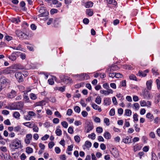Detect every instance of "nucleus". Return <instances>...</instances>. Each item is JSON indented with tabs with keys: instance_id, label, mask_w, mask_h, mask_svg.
<instances>
[{
	"instance_id": "1",
	"label": "nucleus",
	"mask_w": 160,
	"mask_h": 160,
	"mask_svg": "<svg viewBox=\"0 0 160 160\" xmlns=\"http://www.w3.org/2000/svg\"><path fill=\"white\" fill-rule=\"evenodd\" d=\"M24 103L22 101L18 102L12 104L8 108L10 110H21L23 106Z\"/></svg>"
},
{
	"instance_id": "2",
	"label": "nucleus",
	"mask_w": 160,
	"mask_h": 160,
	"mask_svg": "<svg viewBox=\"0 0 160 160\" xmlns=\"http://www.w3.org/2000/svg\"><path fill=\"white\" fill-rule=\"evenodd\" d=\"M15 33L18 37L22 39H27L28 38V35L21 31L17 30L15 31Z\"/></svg>"
},
{
	"instance_id": "3",
	"label": "nucleus",
	"mask_w": 160,
	"mask_h": 160,
	"mask_svg": "<svg viewBox=\"0 0 160 160\" xmlns=\"http://www.w3.org/2000/svg\"><path fill=\"white\" fill-rule=\"evenodd\" d=\"M39 12L40 13L39 15V17L46 16L48 14V12L45 10V8L44 7H41Z\"/></svg>"
},
{
	"instance_id": "4",
	"label": "nucleus",
	"mask_w": 160,
	"mask_h": 160,
	"mask_svg": "<svg viewBox=\"0 0 160 160\" xmlns=\"http://www.w3.org/2000/svg\"><path fill=\"white\" fill-rule=\"evenodd\" d=\"M12 145L14 147L15 149L18 148L21 146V142L18 139H15L12 140Z\"/></svg>"
},
{
	"instance_id": "5",
	"label": "nucleus",
	"mask_w": 160,
	"mask_h": 160,
	"mask_svg": "<svg viewBox=\"0 0 160 160\" xmlns=\"http://www.w3.org/2000/svg\"><path fill=\"white\" fill-rule=\"evenodd\" d=\"M20 54V52H13L11 56H9L8 58L12 61H14L19 56Z\"/></svg>"
},
{
	"instance_id": "6",
	"label": "nucleus",
	"mask_w": 160,
	"mask_h": 160,
	"mask_svg": "<svg viewBox=\"0 0 160 160\" xmlns=\"http://www.w3.org/2000/svg\"><path fill=\"white\" fill-rule=\"evenodd\" d=\"M60 78L62 82L66 84L70 82L71 80L69 77L61 75Z\"/></svg>"
},
{
	"instance_id": "7",
	"label": "nucleus",
	"mask_w": 160,
	"mask_h": 160,
	"mask_svg": "<svg viewBox=\"0 0 160 160\" xmlns=\"http://www.w3.org/2000/svg\"><path fill=\"white\" fill-rule=\"evenodd\" d=\"M15 71L11 70L9 68H7L4 69L2 70L1 72L2 73L4 74H9L10 73H15Z\"/></svg>"
},
{
	"instance_id": "8",
	"label": "nucleus",
	"mask_w": 160,
	"mask_h": 160,
	"mask_svg": "<svg viewBox=\"0 0 160 160\" xmlns=\"http://www.w3.org/2000/svg\"><path fill=\"white\" fill-rule=\"evenodd\" d=\"M15 76L19 82H22L23 81L22 76L21 73L17 72L15 74Z\"/></svg>"
},
{
	"instance_id": "9",
	"label": "nucleus",
	"mask_w": 160,
	"mask_h": 160,
	"mask_svg": "<svg viewBox=\"0 0 160 160\" xmlns=\"http://www.w3.org/2000/svg\"><path fill=\"white\" fill-rule=\"evenodd\" d=\"M142 94L143 98L145 99H148L150 97V93L146 89L144 90L142 92Z\"/></svg>"
},
{
	"instance_id": "10",
	"label": "nucleus",
	"mask_w": 160,
	"mask_h": 160,
	"mask_svg": "<svg viewBox=\"0 0 160 160\" xmlns=\"http://www.w3.org/2000/svg\"><path fill=\"white\" fill-rule=\"evenodd\" d=\"M32 138V136L31 134H27L26 136V139L25 140V143L27 144L30 143Z\"/></svg>"
},
{
	"instance_id": "11",
	"label": "nucleus",
	"mask_w": 160,
	"mask_h": 160,
	"mask_svg": "<svg viewBox=\"0 0 160 160\" xmlns=\"http://www.w3.org/2000/svg\"><path fill=\"white\" fill-rule=\"evenodd\" d=\"M119 69L117 65H114L111 66L110 68H108L106 70V72H113L118 70Z\"/></svg>"
},
{
	"instance_id": "12",
	"label": "nucleus",
	"mask_w": 160,
	"mask_h": 160,
	"mask_svg": "<svg viewBox=\"0 0 160 160\" xmlns=\"http://www.w3.org/2000/svg\"><path fill=\"white\" fill-rule=\"evenodd\" d=\"M1 83L2 84H6L9 82L10 81L9 80L7 79L4 77H2L0 80Z\"/></svg>"
},
{
	"instance_id": "13",
	"label": "nucleus",
	"mask_w": 160,
	"mask_h": 160,
	"mask_svg": "<svg viewBox=\"0 0 160 160\" xmlns=\"http://www.w3.org/2000/svg\"><path fill=\"white\" fill-rule=\"evenodd\" d=\"M46 104V102L44 100H42L40 102H36L34 104L35 107L40 106L41 107H42L43 106Z\"/></svg>"
},
{
	"instance_id": "14",
	"label": "nucleus",
	"mask_w": 160,
	"mask_h": 160,
	"mask_svg": "<svg viewBox=\"0 0 160 160\" xmlns=\"http://www.w3.org/2000/svg\"><path fill=\"white\" fill-rule=\"evenodd\" d=\"M111 103V100L110 98H104L103 104L104 105H109Z\"/></svg>"
},
{
	"instance_id": "15",
	"label": "nucleus",
	"mask_w": 160,
	"mask_h": 160,
	"mask_svg": "<svg viewBox=\"0 0 160 160\" xmlns=\"http://www.w3.org/2000/svg\"><path fill=\"white\" fill-rule=\"evenodd\" d=\"M91 105L93 109L95 110H98L99 112H101V108H100L96 104L94 103H92L91 104Z\"/></svg>"
},
{
	"instance_id": "16",
	"label": "nucleus",
	"mask_w": 160,
	"mask_h": 160,
	"mask_svg": "<svg viewBox=\"0 0 160 160\" xmlns=\"http://www.w3.org/2000/svg\"><path fill=\"white\" fill-rule=\"evenodd\" d=\"M16 95V92L14 90H12L11 92L8 95V98H12L14 97Z\"/></svg>"
},
{
	"instance_id": "17",
	"label": "nucleus",
	"mask_w": 160,
	"mask_h": 160,
	"mask_svg": "<svg viewBox=\"0 0 160 160\" xmlns=\"http://www.w3.org/2000/svg\"><path fill=\"white\" fill-rule=\"evenodd\" d=\"M79 75L81 79H88L89 78V76L86 73H82Z\"/></svg>"
},
{
	"instance_id": "18",
	"label": "nucleus",
	"mask_w": 160,
	"mask_h": 160,
	"mask_svg": "<svg viewBox=\"0 0 160 160\" xmlns=\"http://www.w3.org/2000/svg\"><path fill=\"white\" fill-rule=\"evenodd\" d=\"M107 2L108 4H112L114 7L117 5V3L115 0H107Z\"/></svg>"
},
{
	"instance_id": "19",
	"label": "nucleus",
	"mask_w": 160,
	"mask_h": 160,
	"mask_svg": "<svg viewBox=\"0 0 160 160\" xmlns=\"http://www.w3.org/2000/svg\"><path fill=\"white\" fill-rule=\"evenodd\" d=\"M146 117L147 118L149 119L151 122L152 121L154 118V116L150 112L147 113Z\"/></svg>"
},
{
	"instance_id": "20",
	"label": "nucleus",
	"mask_w": 160,
	"mask_h": 160,
	"mask_svg": "<svg viewBox=\"0 0 160 160\" xmlns=\"http://www.w3.org/2000/svg\"><path fill=\"white\" fill-rule=\"evenodd\" d=\"M152 82V81L151 80L147 81L146 82V85L147 88L148 89L150 90L151 89Z\"/></svg>"
},
{
	"instance_id": "21",
	"label": "nucleus",
	"mask_w": 160,
	"mask_h": 160,
	"mask_svg": "<svg viewBox=\"0 0 160 160\" xmlns=\"http://www.w3.org/2000/svg\"><path fill=\"white\" fill-rule=\"evenodd\" d=\"M93 127L92 124L90 122H89V124L87 126V129L86 130L87 132L88 133L90 131H91L93 129Z\"/></svg>"
},
{
	"instance_id": "22",
	"label": "nucleus",
	"mask_w": 160,
	"mask_h": 160,
	"mask_svg": "<svg viewBox=\"0 0 160 160\" xmlns=\"http://www.w3.org/2000/svg\"><path fill=\"white\" fill-rule=\"evenodd\" d=\"M104 137L106 139H109L111 138V135L108 132H106L104 134Z\"/></svg>"
},
{
	"instance_id": "23",
	"label": "nucleus",
	"mask_w": 160,
	"mask_h": 160,
	"mask_svg": "<svg viewBox=\"0 0 160 160\" xmlns=\"http://www.w3.org/2000/svg\"><path fill=\"white\" fill-rule=\"evenodd\" d=\"M26 94H25V92L24 93L23 95V100L26 102H30V100L29 97L27 96Z\"/></svg>"
},
{
	"instance_id": "24",
	"label": "nucleus",
	"mask_w": 160,
	"mask_h": 160,
	"mask_svg": "<svg viewBox=\"0 0 160 160\" xmlns=\"http://www.w3.org/2000/svg\"><path fill=\"white\" fill-rule=\"evenodd\" d=\"M92 143L89 141H87L85 142L84 146L86 148H89L91 147Z\"/></svg>"
},
{
	"instance_id": "25",
	"label": "nucleus",
	"mask_w": 160,
	"mask_h": 160,
	"mask_svg": "<svg viewBox=\"0 0 160 160\" xmlns=\"http://www.w3.org/2000/svg\"><path fill=\"white\" fill-rule=\"evenodd\" d=\"M122 142L125 143H128L130 142V140L128 136H127L123 139Z\"/></svg>"
},
{
	"instance_id": "26",
	"label": "nucleus",
	"mask_w": 160,
	"mask_h": 160,
	"mask_svg": "<svg viewBox=\"0 0 160 160\" xmlns=\"http://www.w3.org/2000/svg\"><path fill=\"white\" fill-rule=\"evenodd\" d=\"M102 101V98L100 96H98L95 100V102L98 104H100Z\"/></svg>"
},
{
	"instance_id": "27",
	"label": "nucleus",
	"mask_w": 160,
	"mask_h": 160,
	"mask_svg": "<svg viewBox=\"0 0 160 160\" xmlns=\"http://www.w3.org/2000/svg\"><path fill=\"white\" fill-rule=\"evenodd\" d=\"M139 107V105L138 103L136 102L133 104V108L136 110H138Z\"/></svg>"
},
{
	"instance_id": "28",
	"label": "nucleus",
	"mask_w": 160,
	"mask_h": 160,
	"mask_svg": "<svg viewBox=\"0 0 160 160\" xmlns=\"http://www.w3.org/2000/svg\"><path fill=\"white\" fill-rule=\"evenodd\" d=\"M112 154L115 158H117L119 157V153L117 150H115L114 152L112 153Z\"/></svg>"
},
{
	"instance_id": "29",
	"label": "nucleus",
	"mask_w": 160,
	"mask_h": 160,
	"mask_svg": "<svg viewBox=\"0 0 160 160\" xmlns=\"http://www.w3.org/2000/svg\"><path fill=\"white\" fill-rule=\"evenodd\" d=\"M113 72L109 71L108 72H107L109 74V76L110 77L113 78L115 77L116 73L112 72Z\"/></svg>"
},
{
	"instance_id": "30",
	"label": "nucleus",
	"mask_w": 160,
	"mask_h": 160,
	"mask_svg": "<svg viewBox=\"0 0 160 160\" xmlns=\"http://www.w3.org/2000/svg\"><path fill=\"white\" fill-rule=\"evenodd\" d=\"M30 97L33 100H35L37 98L36 95L33 93H32L30 95Z\"/></svg>"
},
{
	"instance_id": "31",
	"label": "nucleus",
	"mask_w": 160,
	"mask_h": 160,
	"mask_svg": "<svg viewBox=\"0 0 160 160\" xmlns=\"http://www.w3.org/2000/svg\"><path fill=\"white\" fill-rule=\"evenodd\" d=\"M93 3L92 2H89L86 3L85 7L86 8H89L92 6Z\"/></svg>"
},
{
	"instance_id": "32",
	"label": "nucleus",
	"mask_w": 160,
	"mask_h": 160,
	"mask_svg": "<svg viewBox=\"0 0 160 160\" xmlns=\"http://www.w3.org/2000/svg\"><path fill=\"white\" fill-rule=\"evenodd\" d=\"M26 152L28 154L32 153L33 152L32 149L29 147H28L26 149Z\"/></svg>"
},
{
	"instance_id": "33",
	"label": "nucleus",
	"mask_w": 160,
	"mask_h": 160,
	"mask_svg": "<svg viewBox=\"0 0 160 160\" xmlns=\"http://www.w3.org/2000/svg\"><path fill=\"white\" fill-rule=\"evenodd\" d=\"M2 155H3L4 158L6 160H11L12 158L10 155L7 154L5 155H3V154H2Z\"/></svg>"
},
{
	"instance_id": "34",
	"label": "nucleus",
	"mask_w": 160,
	"mask_h": 160,
	"mask_svg": "<svg viewBox=\"0 0 160 160\" xmlns=\"http://www.w3.org/2000/svg\"><path fill=\"white\" fill-rule=\"evenodd\" d=\"M138 75L139 76H142L145 77L147 75L146 74H145L144 72H142V71H139L138 73Z\"/></svg>"
},
{
	"instance_id": "35",
	"label": "nucleus",
	"mask_w": 160,
	"mask_h": 160,
	"mask_svg": "<svg viewBox=\"0 0 160 160\" xmlns=\"http://www.w3.org/2000/svg\"><path fill=\"white\" fill-rule=\"evenodd\" d=\"M56 89L62 92H63L65 91V87L64 86L61 87H56Z\"/></svg>"
},
{
	"instance_id": "36",
	"label": "nucleus",
	"mask_w": 160,
	"mask_h": 160,
	"mask_svg": "<svg viewBox=\"0 0 160 160\" xmlns=\"http://www.w3.org/2000/svg\"><path fill=\"white\" fill-rule=\"evenodd\" d=\"M13 116L15 118H19L20 116V114L18 112H15L13 113Z\"/></svg>"
},
{
	"instance_id": "37",
	"label": "nucleus",
	"mask_w": 160,
	"mask_h": 160,
	"mask_svg": "<svg viewBox=\"0 0 160 160\" xmlns=\"http://www.w3.org/2000/svg\"><path fill=\"white\" fill-rule=\"evenodd\" d=\"M56 133L57 136H60L62 134V131L60 129H57L56 131Z\"/></svg>"
},
{
	"instance_id": "38",
	"label": "nucleus",
	"mask_w": 160,
	"mask_h": 160,
	"mask_svg": "<svg viewBox=\"0 0 160 160\" xmlns=\"http://www.w3.org/2000/svg\"><path fill=\"white\" fill-rule=\"evenodd\" d=\"M62 126L65 128H67L68 126V123L66 121H63L61 122Z\"/></svg>"
},
{
	"instance_id": "39",
	"label": "nucleus",
	"mask_w": 160,
	"mask_h": 160,
	"mask_svg": "<svg viewBox=\"0 0 160 160\" xmlns=\"http://www.w3.org/2000/svg\"><path fill=\"white\" fill-rule=\"evenodd\" d=\"M132 114V112L130 109H127L126 110V115L128 116H130Z\"/></svg>"
},
{
	"instance_id": "40",
	"label": "nucleus",
	"mask_w": 160,
	"mask_h": 160,
	"mask_svg": "<svg viewBox=\"0 0 160 160\" xmlns=\"http://www.w3.org/2000/svg\"><path fill=\"white\" fill-rule=\"evenodd\" d=\"M140 104L142 107H145L147 106L146 102L144 100L141 101L140 102Z\"/></svg>"
},
{
	"instance_id": "41",
	"label": "nucleus",
	"mask_w": 160,
	"mask_h": 160,
	"mask_svg": "<svg viewBox=\"0 0 160 160\" xmlns=\"http://www.w3.org/2000/svg\"><path fill=\"white\" fill-rule=\"evenodd\" d=\"M74 110L75 111L78 113H79L80 112V108L78 106H75L74 108Z\"/></svg>"
},
{
	"instance_id": "42",
	"label": "nucleus",
	"mask_w": 160,
	"mask_h": 160,
	"mask_svg": "<svg viewBox=\"0 0 160 160\" xmlns=\"http://www.w3.org/2000/svg\"><path fill=\"white\" fill-rule=\"evenodd\" d=\"M96 130L97 132L101 133L102 132L103 129L102 127H99L97 128Z\"/></svg>"
},
{
	"instance_id": "43",
	"label": "nucleus",
	"mask_w": 160,
	"mask_h": 160,
	"mask_svg": "<svg viewBox=\"0 0 160 160\" xmlns=\"http://www.w3.org/2000/svg\"><path fill=\"white\" fill-rule=\"evenodd\" d=\"M84 84L83 83H80L75 85L74 87L76 88H78L82 86Z\"/></svg>"
},
{
	"instance_id": "44",
	"label": "nucleus",
	"mask_w": 160,
	"mask_h": 160,
	"mask_svg": "<svg viewBox=\"0 0 160 160\" xmlns=\"http://www.w3.org/2000/svg\"><path fill=\"white\" fill-rule=\"evenodd\" d=\"M68 132L70 134H72L73 133V130L72 126L69 127L68 129Z\"/></svg>"
},
{
	"instance_id": "45",
	"label": "nucleus",
	"mask_w": 160,
	"mask_h": 160,
	"mask_svg": "<svg viewBox=\"0 0 160 160\" xmlns=\"http://www.w3.org/2000/svg\"><path fill=\"white\" fill-rule=\"evenodd\" d=\"M156 82L158 89L160 90V80L159 79H157L156 80Z\"/></svg>"
},
{
	"instance_id": "46",
	"label": "nucleus",
	"mask_w": 160,
	"mask_h": 160,
	"mask_svg": "<svg viewBox=\"0 0 160 160\" xmlns=\"http://www.w3.org/2000/svg\"><path fill=\"white\" fill-rule=\"evenodd\" d=\"M115 110L113 108H112L110 110L109 112V115L111 116H113L115 115Z\"/></svg>"
},
{
	"instance_id": "47",
	"label": "nucleus",
	"mask_w": 160,
	"mask_h": 160,
	"mask_svg": "<svg viewBox=\"0 0 160 160\" xmlns=\"http://www.w3.org/2000/svg\"><path fill=\"white\" fill-rule=\"evenodd\" d=\"M74 140L75 141L77 142H79L80 141V137L77 135L75 136L74 137Z\"/></svg>"
},
{
	"instance_id": "48",
	"label": "nucleus",
	"mask_w": 160,
	"mask_h": 160,
	"mask_svg": "<svg viewBox=\"0 0 160 160\" xmlns=\"http://www.w3.org/2000/svg\"><path fill=\"white\" fill-rule=\"evenodd\" d=\"M152 72L154 75H158V73L157 72L158 70L155 68H153L152 69Z\"/></svg>"
},
{
	"instance_id": "49",
	"label": "nucleus",
	"mask_w": 160,
	"mask_h": 160,
	"mask_svg": "<svg viewBox=\"0 0 160 160\" xmlns=\"http://www.w3.org/2000/svg\"><path fill=\"white\" fill-rule=\"evenodd\" d=\"M104 122L105 123L107 126H109L110 124L109 120V119L107 118H105L104 119Z\"/></svg>"
},
{
	"instance_id": "50",
	"label": "nucleus",
	"mask_w": 160,
	"mask_h": 160,
	"mask_svg": "<svg viewBox=\"0 0 160 160\" xmlns=\"http://www.w3.org/2000/svg\"><path fill=\"white\" fill-rule=\"evenodd\" d=\"M87 13L90 16H91L93 15V12L90 9H87L86 11Z\"/></svg>"
},
{
	"instance_id": "51",
	"label": "nucleus",
	"mask_w": 160,
	"mask_h": 160,
	"mask_svg": "<svg viewBox=\"0 0 160 160\" xmlns=\"http://www.w3.org/2000/svg\"><path fill=\"white\" fill-rule=\"evenodd\" d=\"M95 134L94 133H92L91 134H89L88 137L89 138H91L92 139H94L95 138Z\"/></svg>"
},
{
	"instance_id": "52",
	"label": "nucleus",
	"mask_w": 160,
	"mask_h": 160,
	"mask_svg": "<svg viewBox=\"0 0 160 160\" xmlns=\"http://www.w3.org/2000/svg\"><path fill=\"white\" fill-rule=\"evenodd\" d=\"M54 145V143L53 142H50L48 143V147L49 148H52Z\"/></svg>"
},
{
	"instance_id": "53",
	"label": "nucleus",
	"mask_w": 160,
	"mask_h": 160,
	"mask_svg": "<svg viewBox=\"0 0 160 160\" xmlns=\"http://www.w3.org/2000/svg\"><path fill=\"white\" fill-rule=\"evenodd\" d=\"M138 115L136 113H135L134 114L133 116V118L134 121H138Z\"/></svg>"
},
{
	"instance_id": "54",
	"label": "nucleus",
	"mask_w": 160,
	"mask_h": 160,
	"mask_svg": "<svg viewBox=\"0 0 160 160\" xmlns=\"http://www.w3.org/2000/svg\"><path fill=\"white\" fill-rule=\"evenodd\" d=\"M33 131L35 132H38L39 130V128L37 126L34 125L33 126Z\"/></svg>"
},
{
	"instance_id": "55",
	"label": "nucleus",
	"mask_w": 160,
	"mask_h": 160,
	"mask_svg": "<svg viewBox=\"0 0 160 160\" xmlns=\"http://www.w3.org/2000/svg\"><path fill=\"white\" fill-rule=\"evenodd\" d=\"M49 137V136L48 134L45 135L41 139L42 140H47Z\"/></svg>"
},
{
	"instance_id": "56",
	"label": "nucleus",
	"mask_w": 160,
	"mask_h": 160,
	"mask_svg": "<svg viewBox=\"0 0 160 160\" xmlns=\"http://www.w3.org/2000/svg\"><path fill=\"white\" fill-rule=\"evenodd\" d=\"M6 40L8 41H9L12 39V37L8 35H6L5 37Z\"/></svg>"
},
{
	"instance_id": "57",
	"label": "nucleus",
	"mask_w": 160,
	"mask_h": 160,
	"mask_svg": "<svg viewBox=\"0 0 160 160\" xmlns=\"http://www.w3.org/2000/svg\"><path fill=\"white\" fill-rule=\"evenodd\" d=\"M4 123L7 125H10L11 124V123L9 119H7L4 121Z\"/></svg>"
},
{
	"instance_id": "58",
	"label": "nucleus",
	"mask_w": 160,
	"mask_h": 160,
	"mask_svg": "<svg viewBox=\"0 0 160 160\" xmlns=\"http://www.w3.org/2000/svg\"><path fill=\"white\" fill-rule=\"evenodd\" d=\"M23 125H25L29 128H30L32 127H31V126H32L30 122L24 123H23Z\"/></svg>"
},
{
	"instance_id": "59",
	"label": "nucleus",
	"mask_w": 160,
	"mask_h": 160,
	"mask_svg": "<svg viewBox=\"0 0 160 160\" xmlns=\"http://www.w3.org/2000/svg\"><path fill=\"white\" fill-rule=\"evenodd\" d=\"M72 111L71 109H68L67 112V114L69 116H70L72 115Z\"/></svg>"
},
{
	"instance_id": "60",
	"label": "nucleus",
	"mask_w": 160,
	"mask_h": 160,
	"mask_svg": "<svg viewBox=\"0 0 160 160\" xmlns=\"http://www.w3.org/2000/svg\"><path fill=\"white\" fill-rule=\"evenodd\" d=\"M115 75V78H121L122 76V75L121 74L119 73H116Z\"/></svg>"
},
{
	"instance_id": "61",
	"label": "nucleus",
	"mask_w": 160,
	"mask_h": 160,
	"mask_svg": "<svg viewBox=\"0 0 160 160\" xmlns=\"http://www.w3.org/2000/svg\"><path fill=\"white\" fill-rule=\"evenodd\" d=\"M94 121L96 122H100V119L98 117H95L94 119Z\"/></svg>"
},
{
	"instance_id": "62",
	"label": "nucleus",
	"mask_w": 160,
	"mask_h": 160,
	"mask_svg": "<svg viewBox=\"0 0 160 160\" xmlns=\"http://www.w3.org/2000/svg\"><path fill=\"white\" fill-rule=\"evenodd\" d=\"M59 119L57 118H54L53 120V122L54 123L57 124L59 123Z\"/></svg>"
},
{
	"instance_id": "63",
	"label": "nucleus",
	"mask_w": 160,
	"mask_h": 160,
	"mask_svg": "<svg viewBox=\"0 0 160 160\" xmlns=\"http://www.w3.org/2000/svg\"><path fill=\"white\" fill-rule=\"evenodd\" d=\"M0 150L3 152H5L7 151V148L6 147L2 146L0 148Z\"/></svg>"
},
{
	"instance_id": "64",
	"label": "nucleus",
	"mask_w": 160,
	"mask_h": 160,
	"mask_svg": "<svg viewBox=\"0 0 160 160\" xmlns=\"http://www.w3.org/2000/svg\"><path fill=\"white\" fill-rule=\"evenodd\" d=\"M152 160H156V159L157 158V156L156 154L153 153H152Z\"/></svg>"
}]
</instances>
